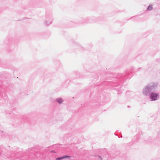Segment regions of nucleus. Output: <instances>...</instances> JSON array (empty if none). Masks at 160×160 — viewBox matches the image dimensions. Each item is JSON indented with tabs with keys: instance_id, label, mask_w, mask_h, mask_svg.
<instances>
[{
	"instance_id": "nucleus-1",
	"label": "nucleus",
	"mask_w": 160,
	"mask_h": 160,
	"mask_svg": "<svg viewBox=\"0 0 160 160\" xmlns=\"http://www.w3.org/2000/svg\"><path fill=\"white\" fill-rule=\"evenodd\" d=\"M158 95L156 93H152L150 96V98L152 100H155L156 99Z\"/></svg>"
},
{
	"instance_id": "nucleus-3",
	"label": "nucleus",
	"mask_w": 160,
	"mask_h": 160,
	"mask_svg": "<svg viewBox=\"0 0 160 160\" xmlns=\"http://www.w3.org/2000/svg\"><path fill=\"white\" fill-rule=\"evenodd\" d=\"M152 9V6L151 5H150L147 8V10L148 11H151Z\"/></svg>"
},
{
	"instance_id": "nucleus-4",
	"label": "nucleus",
	"mask_w": 160,
	"mask_h": 160,
	"mask_svg": "<svg viewBox=\"0 0 160 160\" xmlns=\"http://www.w3.org/2000/svg\"><path fill=\"white\" fill-rule=\"evenodd\" d=\"M78 49L81 51H83L84 50V48L81 46H79L78 47Z\"/></svg>"
},
{
	"instance_id": "nucleus-6",
	"label": "nucleus",
	"mask_w": 160,
	"mask_h": 160,
	"mask_svg": "<svg viewBox=\"0 0 160 160\" xmlns=\"http://www.w3.org/2000/svg\"><path fill=\"white\" fill-rule=\"evenodd\" d=\"M58 102L60 103H61L63 102V101L61 98H59L57 100Z\"/></svg>"
},
{
	"instance_id": "nucleus-5",
	"label": "nucleus",
	"mask_w": 160,
	"mask_h": 160,
	"mask_svg": "<svg viewBox=\"0 0 160 160\" xmlns=\"http://www.w3.org/2000/svg\"><path fill=\"white\" fill-rule=\"evenodd\" d=\"M51 23V21H46L45 22V24L46 25H49Z\"/></svg>"
},
{
	"instance_id": "nucleus-2",
	"label": "nucleus",
	"mask_w": 160,
	"mask_h": 160,
	"mask_svg": "<svg viewBox=\"0 0 160 160\" xmlns=\"http://www.w3.org/2000/svg\"><path fill=\"white\" fill-rule=\"evenodd\" d=\"M69 156H65L60 158H56V160H61L66 158H69Z\"/></svg>"
}]
</instances>
